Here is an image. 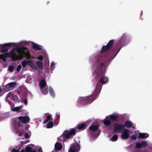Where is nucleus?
<instances>
[{"label":"nucleus","mask_w":152,"mask_h":152,"mask_svg":"<svg viewBox=\"0 0 152 152\" xmlns=\"http://www.w3.org/2000/svg\"><path fill=\"white\" fill-rule=\"evenodd\" d=\"M114 42L113 40H110L106 45L103 46L102 47L101 52L98 56L94 64L96 66L95 72H97L99 69L100 73H104L110 61L115 57L119 51H118L114 55L110 56H108L105 53L110 50Z\"/></svg>","instance_id":"nucleus-1"},{"label":"nucleus","mask_w":152,"mask_h":152,"mask_svg":"<svg viewBox=\"0 0 152 152\" xmlns=\"http://www.w3.org/2000/svg\"><path fill=\"white\" fill-rule=\"evenodd\" d=\"M94 67L95 69V71L94 72V74L98 76L101 75V77L99 79V82H98L97 83L95 90L92 95L85 97H80L78 98L76 103V105L78 106H80L83 104H88L92 103L97 97L100 92L102 84L106 83L108 81V77L103 75L105 72L104 74L101 73L99 71V69H98L97 72H95L96 66L95 64H94V66H92V67L93 68Z\"/></svg>","instance_id":"nucleus-2"},{"label":"nucleus","mask_w":152,"mask_h":152,"mask_svg":"<svg viewBox=\"0 0 152 152\" xmlns=\"http://www.w3.org/2000/svg\"><path fill=\"white\" fill-rule=\"evenodd\" d=\"M15 51L18 53V55L13 50H12L9 53H5L3 55L0 54V61L1 60H3V61H5L4 58L7 57H11L12 60L14 61L18 59H21L24 56H26L28 58L22 62L23 67H25L27 65H28L32 68L34 69L37 68L36 65L33 64L31 60L29 58L30 56L28 54L26 53L20 49H17Z\"/></svg>","instance_id":"nucleus-3"},{"label":"nucleus","mask_w":152,"mask_h":152,"mask_svg":"<svg viewBox=\"0 0 152 152\" xmlns=\"http://www.w3.org/2000/svg\"><path fill=\"white\" fill-rule=\"evenodd\" d=\"M17 127L15 129L17 133L22 139H28L31 135L30 131L22 126L21 124L18 122L17 124Z\"/></svg>","instance_id":"nucleus-4"},{"label":"nucleus","mask_w":152,"mask_h":152,"mask_svg":"<svg viewBox=\"0 0 152 152\" xmlns=\"http://www.w3.org/2000/svg\"><path fill=\"white\" fill-rule=\"evenodd\" d=\"M46 85V83L45 79L41 80L39 83V86L40 88L42 93L44 94H47L48 93V90H49L50 94L51 96L53 97H54L55 95L53 89L50 87H49L48 89Z\"/></svg>","instance_id":"nucleus-5"},{"label":"nucleus","mask_w":152,"mask_h":152,"mask_svg":"<svg viewBox=\"0 0 152 152\" xmlns=\"http://www.w3.org/2000/svg\"><path fill=\"white\" fill-rule=\"evenodd\" d=\"M76 133V130L74 129H72L70 131L66 130L60 137L58 138V140L62 142H66V139L71 137L72 136L75 135Z\"/></svg>","instance_id":"nucleus-6"},{"label":"nucleus","mask_w":152,"mask_h":152,"mask_svg":"<svg viewBox=\"0 0 152 152\" xmlns=\"http://www.w3.org/2000/svg\"><path fill=\"white\" fill-rule=\"evenodd\" d=\"M33 148L36 149L38 152H42V148L41 146H35L34 144H32L28 145L26 147L25 150L26 152H37L35 150H32Z\"/></svg>","instance_id":"nucleus-7"},{"label":"nucleus","mask_w":152,"mask_h":152,"mask_svg":"<svg viewBox=\"0 0 152 152\" xmlns=\"http://www.w3.org/2000/svg\"><path fill=\"white\" fill-rule=\"evenodd\" d=\"M79 142L80 141H79L78 143L76 142L75 143L71 145L68 152H78L80 150V146L79 144Z\"/></svg>","instance_id":"nucleus-8"},{"label":"nucleus","mask_w":152,"mask_h":152,"mask_svg":"<svg viewBox=\"0 0 152 152\" xmlns=\"http://www.w3.org/2000/svg\"><path fill=\"white\" fill-rule=\"evenodd\" d=\"M98 126L97 125H92L90 126L89 128V130L90 131L96 132V134L94 135V137L95 138L97 137H98L101 131L99 130H98Z\"/></svg>","instance_id":"nucleus-9"},{"label":"nucleus","mask_w":152,"mask_h":152,"mask_svg":"<svg viewBox=\"0 0 152 152\" xmlns=\"http://www.w3.org/2000/svg\"><path fill=\"white\" fill-rule=\"evenodd\" d=\"M19 121L23 124H27L30 122V118L28 116H20L17 117Z\"/></svg>","instance_id":"nucleus-10"},{"label":"nucleus","mask_w":152,"mask_h":152,"mask_svg":"<svg viewBox=\"0 0 152 152\" xmlns=\"http://www.w3.org/2000/svg\"><path fill=\"white\" fill-rule=\"evenodd\" d=\"M91 121V120L89 119L83 123L79 124L77 125V127L79 129H84L86 128Z\"/></svg>","instance_id":"nucleus-11"},{"label":"nucleus","mask_w":152,"mask_h":152,"mask_svg":"<svg viewBox=\"0 0 152 152\" xmlns=\"http://www.w3.org/2000/svg\"><path fill=\"white\" fill-rule=\"evenodd\" d=\"M129 137V130L127 129H123V132L121 135V138L124 140H126Z\"/></svg>","instance_id":"nucleus-12"},{"label":"nucleus","mask_w":152,"mask_h":152,"mask_svg":"<svg viewBox=\"0 0 152 152\" xmlns=\"http://www.w3.org/2000/svg\"><path fill=\"white\" fill-rule=\"evenodd\" d=\"M113 126V131L115 132L122 130L124 127V125H120L117 124H114Z\"/></svg>","instance_id":"nucleus-13"},{"label":"nucleus","mask_w":152,"mask_h":152,"mask_svg":"<svg viewBox=\"0 0 152 152\" xmlns=\"http://www.w3.org/2000/svg\"><path fill=\"white\" fill-rule=\"evenodd\" d=\"M17 97V96H14L12 94L11 92H10L7 95L6 98V101L8 102L9 104H10L11 102L13 100L14 98H16Z\"/></svg>","instance_id":"nucleus-14"},{"label":"nucleus","mask_w":152,"mask_h":152,"mask_svg":"<svg viewBox=\"0 0 152 152\" xmlns=\"http://www.w3.org/2000/svg\"><path fill=\"white\" fill-rule=\"evenodd\" d=\"M107 116H108V118L111 120L116 121L121 116V115L117 113H115Z\"/></svg>","instance_id":"nucleus-15"},{"label":"nucleus","mask_w":152,"mask_h":152,"mask_svg":"<svg viewBox=\"0 0 152 152\" xmlns=\"http://www.w3.org/2000/svg\"><path fill=\"white\" fill-rule=\"evenodd\" d=\"M32 47L35 50H39L42 49V46L34 43H32Z\"/></svg>","instance_id":"nucleus-16"},{"label":"nucleus","mask_w":152,"mask_h":152,"mask_svg":"<svg viewBox=\"0 0 152 152\" xmlns=\"http://www.w3.org/2000/svg\"><path fill=\"white\" fill-rule=\"evenodd\" d=\"M62 148V145L60 142H57L55 145V149L56 151H60Z\"/></svg>","instance_id":"nucleus-17"},{"label":"nucleus","mask_w":152,"mask_h":152,"mask_svg":"<svg viewBox=\"0 0 152 152\" xmlns=\"http://www.w3.org/2000/svg\"><path fill=\"white\" fill-rule=\"evenodd\" d=\"M16 84L17 83L15 82H12L7 84L6 86V88L7 89V90L9 91L10 90V88L14 87Z\"/></svg>","instance_id":"nucleus-18"},{"label":"nucleus","mask_w":152,"mask_h":152,"mask_svg":"<svg viewBox=\"0 0 152 152\" xmlns=\"http://www.w3.org/2000/svg\"><path fill=\"white\" fill-rule=\"evenodd\" d=\"M138 137L141 138H146L148 137L149 134L147 133H141L138 132Z\"/></svg>","instance_id":"nucleus-19"},{"label":"nucleus","mask_w":152,"mask_h":152,"mask_svg":"<svg viewBox=\"0 0 152 152\" xmlns=\"http://www.w3.org/2000/svg\"><path fill=\"white\" fill-rule=\"evenodd\" d=\"M108 116H107L103 120L104 124L105 125L109 126L111 124V121L109 120Z\"/></svg>","instance_id":"nucleus-20"},{"label":"nucleus","mask_w":152,"mask_h":152,"mask_svg":"<svg viewBox=\"0 0 152 152\" xmlns=\"http://www.w3.org/2000/svg\"><path fill=\"white\" fill-rule=\"evenodd\" d=\"M45 52L44 51L39 52L38 53V56L37 57V59L39 60H42L43 59V56H44Z\"/></svg>","instance_id":"nucleus-21"},{"label":"nucleus","mask_w":152,"mask_h":152,"mask_svg":"<svg viewBox=\"0 0 152 152\" xmlns=\"http://www.w3.org/2000/svg\"><path fill=\"white\" fill-rule=\"evenodd\" d=\"M138 136L139 134H138V132H137L131 136L130 138L131 141L135 140L139 137Z\"/></svg>","instance_id":"nucleus-22"},{"label":"nucleus","mask_w":152,"mask_h":152,"mask_svg":"<svg viewBox=\"0 0 152 152\" xmlns=\"http://www.w3.org/2000/svg\"><path fill=\"white\" fill-rule=\"evenodd\" d=\"M20 148L19 146H17L15 147V148H13L12 152H25L24 149H22L20 151Z\"/></svg>","instance_id":"nucleus-23"},{"label":"nucleus","mask_w":152,"mask_h":152,"mask_svg":"<svg viewBox=\"0 0 152 152\" xmlns=\"http://www.w3.org/2000/svg\"><path fill=\"white\" fill-rule=\"evenodd\" d=\"M8 50V49L7 48L4 47V45H0V50L1 53L7 52Z\"/></svg>","instance_id":"nucleus-24"},{"label":"nucleus","mask_w":152,"mask_h":152,"mask_svg":"<svg viewBox=\"0 0 152 152\" xmlns=\"http://www.w3.org/2000/svg\"><path fill=\"white\" fill-rule=\"evenodd\" d=\"M133 124L131 121H125V126L127 128H129L132 126Z\"/></svg>","instance_id":"nucleus-25"},{"label":"nucleus","mask_w":152,"mask_h":152,"mask_svg":"<svg viewBox=\"0 0 152 152\" xmlns=\"http://www.w3.org/2000/svg\"><path fill=\"white\" fill-rule=\"evenodd\" d=\"M23 105H21L20 106L16 107H15L14 108H12L11 109L12 111H18L21 109L23 108Z\"/></svg>","instance_id":"nucleus-26"},{"label":"nucleus","mask_w":152,"mask_h":152,"mask_svg":"<svg viewBox=\"0 0 152 152\" xmlns=\"http://www.w3.org/2000/svg\"><path fill=\"white\" fill-rule=\"evenodd\" d=\"M118 138L117 135H114L110 138L112 142H115L117 140Z\"/></svg>","instance_id":"nucleus-27"},{"label":"nucleus","mask_w":152,"mask_h":152,"mask_svg":"<svg viewBox=\"0 0 152 152\" xmlns=\"http://www.w3.org/2000/svg\"><path fill=\"white\" fill-rule=\"evenodd\" d=\"M36 64L38 67L41 69L42 67V62L39 61H36Z\"/></svg>","instance_id":"nucleus-28"},{"label":"nucleus","mask_w":152,"mask_h":152,"mask_svg":"<svg viewBox=\"0 0 152 152\" xmlns=\"http://www.w3.org/2000/svg\"><path fill=\"white\" fill-rule=\"evenodd\" d=\"M55 65L56 63L55 62L53 61H52L50 65V69L52 70H53L55 68Z\"/></svg>","instance_id":"nucleus-29"},{"label":"nucleus","mask_w":152,"mask_h":152,"mask_svg":"<svg viewBox=\"0 0 152 152\" xmlns=\"http://www.w3.org/2000/svg\"><path fill=\"white\" fill-rule=\"evenodd\" d=\"M53 122L50 121L48 123L47 126V127L48 128H51L53 126Z\"/></svg>","instance_id":"nucleus-30"},{"label":"nucleus","mask_w":152,"mask_h":152,"mask_svg":"<svg viewBox=\"0 0 152 152\" xmlns=\"http://www.w3.org/2000/svg\"><path fill=\"white\" fill-rule=\"evenodd\" d=\"M51 117V116L50 115H48L44 121V123L45 124L48 121L50 120Z\"/></svg>","instance_id":"nucleus-31"},{"label":"nucleus","mask_w":152,"mask_h":152,"mask_svg":"<svg viewBox=\"0 0 152 152\" xmlns=\"http://www.w3.org/2000/svg\"><path fill=\"white\" fill-rule=\"evenodd\" d=\"M14 66L12 65H10L8 68V70L10 72H12L14 70Z\"/></svg>","instance_id":"nucleus-32"},{"label":"nucleus","mask_w":152,"mask_h":152,"mask_svg":"<svg viewBox=\"0 0 152 152\" xmlns=\"http://www.w3.org/2000/svg\"><path fill=\"white\" fill-rule=\"evenodd\" d=\"M26 81V83H30L31 82V77L30 76L28 75L27 76Z\"/></svg>","instance_id":"nucleus-33"},{"label":"nucleus","mask_w":152,"mask_h":152,"mask_svg":"<svg viewBox=\"0 0 152 152\" xmlns=\"http://www.w3.org/2000/svg\"><path fill=\"white\" fill-rule=\"evenodd\" d=\"M29 142V140H26L24 141H22L21 142V143L22 145H24L25 144Z\"/></svg>","instance_id":"nucleus-34"},{"label":"nucleus","mask_w":152,"mask_h":152,"mask_svg":"<svg viewBox=\"0 0 152 152\" xmlns=\"http://www.w3.org/2000/svg\"><path fill=\"white\" fill-rule=\"evenodd\" d=\"M21 68V66L20 64L19 65L17 68V71L18 72H19Z\"/></svg>","instance_id":"nucleus-35"},{"label":"nucleus","mask_w":152,"mask_h":152,"mask_svg":"<svg viewBox=\"0 0 152 152\" xmlns=\"http://www.w3.org/2000/svg\"><path fill=\"white\" fill-rule=\"evenodd\" d=\"M60 117V113H57L56 114V119H58Z\"/></svg>","instance_id":"nucleus-36"},{"label":"nucleus","mask_w":152,"mask_h":152,"mask_svg":"<svg viewBox=\"0 0 152 152\" xmlns=\"http://www.w3.org/2000/svg\"><path fill=\"white\" fill-rule=\"evenodd\" d=\"M8 113H6L4 114L3 117L4 118H7L10 117Z\"/></svg>","instance_id":"nucleus-37"},{"label":"nucleus","mask_w":152,"mask_h":152,"mask_svg":"<svg viewBox=\"0 0 152 152\" xmlns=\"http://www.w3.org/2000/svg\"><path fill=\"white\" fill-rule=\"evenodd\" d=\"M128 36L127 35L125 34H123L121 38H126V37H127Z\"/></svg>","instance_id":"nucleus-38"},{"label":"nucleus","mask_w":152,"mask_h":152,"mask_svg":"<svg viewBox=\"0 0 152 152\" xmlns=\"http://www.w3.org/2000/svg\"><path fill=\"white\" fill-rule=\"evenodd\" d=\"M24 103L25 104H27V101L26 100H24Z\"/></svg>","instance_id":"nucleus-39"},{"label":"nucleus","mask_w":152,"mask_h":152,"mask_svg":"<svg viewBox=\"0 0 152 152\" xmlns=\"http://www.w3.org/2000/svg\"><path fill=\"white\" fill-rule=\"evenodd\" d=\"M141 12L142 13V11H141Z\"/></svg>","instance_id":"nucleus-40"}]
</instances>
